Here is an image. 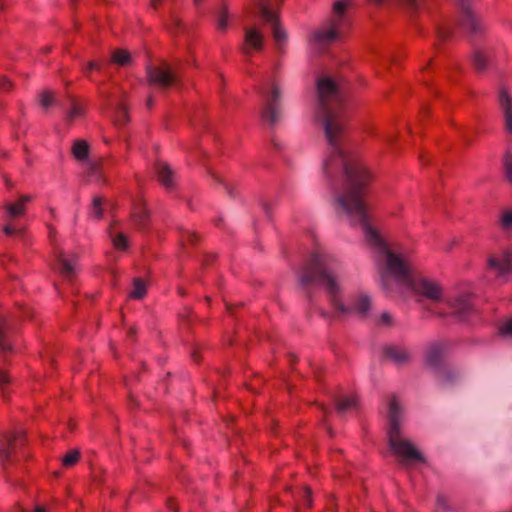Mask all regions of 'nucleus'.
<instances>
[{
    "mask_svg": "<svg viewBox=\"0 0 512 512\" xmlns=\"http://www.w3.org/2000/svg\"><path fill=\"white\" fill-rule=\"evenodd\" d=\"M393 323L392 315L389 312H383L380 316V324L384 326H391Z\"/></svg>",
    "mask_w": 512,
    "mask_h": 512,
    "instance_id": "obj_43",
    "label": "nucleus"
},
{
    "mask_svg": "<svg viewBox=\"0 0 512 512\" xmlns=\"http://www.w3.org/2000/svg\"><path fill=\"white\" fill-rule=\"evenodd\" d=\"M132 290L129 293V297L132 299L140 300L142 299L147 292V284L141 278H134L132 280Z\"/></svg>",
    "mask_w": 512,
    "mask_h": 512,
    "instance_id": "obj_23",
    "label": "nucleus"
},
{
    "mask_svg": "<svg viewBox=\"0 0 512 512\" xmlns=\"http://www.w3.org/2000/svg\"><path fill=\"white\" fill-rule=\"evenodd\" d=\"M192 358H193V360H194V361H196V362L199 360V358H198V353H197L196 351L192 352Z\"/></svg>",
    "mask_w": 512,
    "mask_h": 512,
    "instance_id": "obj_55",
    "label": "nucleus"
},
{
    "mask_svg": "<svg viewBox=\"0 0 512 512\" xmlns=\"http://www.w3.org/2000/svg\"><path fill=\"white\" fill-rule=\"evenodd\" d=\"M156 172L159 181L163 186L168 189L173 188L174 184V172L171 167L164 162H159L156 164Z\"/></svg>",
    "mask_w": 512,
    "mask_h": 512,
    "instance_id": "obj_19",
    "label": "nucleus"
},
{
    "mask_svg": "<svg viewBox=\"0 0 512 512\" xmlns=\"http://www.w3.org/2000/svg\"><path fill=\"white\" fill-rule=\"evenodd\" d=\"M460 10V16L457 25L467 30L472 36L480 35L484 30V25L480 17L472 10L471 0H457Z\"/></svg>",
    "mask_w": 512,
    "mask_h": 512,
    "instance_id": "obj_8",
    "label": "nucleus"
},
{
    "mask_svg": "<svg viewBox=\"0 0 512 512\" xmlns=\"http://www.w3.org/2000/svg\"><path fill=\"white\" fill-rule=\"evenodd\" d=\"M10 383V378L5 371L0 370V390L4 397L7 393V385Z\"/></svg>",
    "mask_w": 512,
    "mask_h": 512,
    "instance_id": "obj_39",
    "label": "nucleus"
},
{
    "mask_svg": "<svg viewBox=\"0 0 512 512\" xmlns=\"http://www.w3.org/2000/svg\"><path fill=\"white\" fill-rule=\"evenodd\" d=\"M12 327L5 316H0V353L6 354L12 350L8 335Z\"/></svg>",
    "mask_w": 512,
    "mask_h": 512,
    "instance_id": "obj_18",
    "label": "nucleus"
},
{
    "mask_svg": "<svg viewBox=\"0 0 512 512\" xmlns=\"http://www.w3.org/2000/svg\"><path fill=\"white\" fill-rule=\"evenodd\" d=\"M451 371L452 373H449L446 375V380L443 379L440 375H436L439 383L443 386H449V385H452L454 384L460 377V374L459 372L454 369L453 367H451Z\"/></svg>",
    "mask_w": 512,
    "mask_h": 512,
    "instance_id": "obj_35",
    "label": "nucleus"
},
{
    "mask_svg": "<svg viewBox=\"0 0 512 512\" xmlns=\"http://www.w3.org/2000/svg\"><path fill=\"white\" fill-rule=\"evenodd\" d=\"M336 410L339 414L343 415L346 412L356 408L357 399L354 396H345L335 399Z\"/></svg>",
    "mask_w": 512,
    "mask_h": 512,
    "instance_id": "obj_21",
    "label": "nucleus"
},
{
    "mask_svg": "<svg viewBox=\"0 0 512 512\" xmlns=\"http://www.w3.org/2000/svg\"><path fill=\"white\" fill-rule=\"evenodd\" d=\"M446 346L442 343H433L426 350V364L435 375H440L446 380V375L452 373L451 366L445 362Z\"/></svg>",
    "mask_w": 512,
    "mask_h": 512,
    "instance_id": "obj_9",
    "label": "nucleus"
},
{
    "mask_svg": "<svg viewBox=\"0 0 512 512\" xmlns=\"http://www.w3.org/2000/svg\"><path fill=\"white\" fill-rule=\"evenodd\" d=\"M301 494H302L303 502L307 506H310L311 505V491H310V489L308 487L304 488L301 491Z\"/></svg>",
    "mask_w": 512,
    "mask_h": 512,
    "instance_id": "obj_46",
    "label": "nucleus"
},
{
    "mask_svg": "<svg viewBox=\"0 0 512 512\" xmlns=\"http://www.w3.org/2000/svg\"><path fill=\"white\" fill-rule=\"evenodd\" d=\"M11 86L12 84L6 78H3L0 82V89L2 90H8Z\"/></svg>",
    "mask_w": 512,
    "mask_h": 512,
    "instance_id": "obj_48",
    "label": "nucleus"
},
{
    "mask_svg": "<svg viewBox=\"0 0 512 512\" xmlns=\"http://www.w3.org/2000/svg\"><path fill=\"white\" fill-rule=\"evenodd\" d=\"M243 53L249 54L252 50L260 51L263 48V34L256 27L245 28Z\"/></svg>",
    "mask_w": 512,
    "mask_h": 512,
    "instance_id": "obj_13",
    "label": "nucleus"
},
{
    "mask_svg": "<svg viewBox=\"0 0 512 512\" xmlns=\"http://www.w3.org/2000/svg\"><path fill=\"white\" fill-rule=\"evenodd\" d=\"M56 269L63 277L70 280L75 274L73 260L67 259L64 252L60 249L55 250Z\"/></svg>",
    "mask_w": 512,
    "mask_h": 512,
    "instance_id": "obj_16",
    "label": "nucleus"
},
{
    "mask_svg": "<svg viewBox=\"0 0 512 512\" xmlns=\"http://www.w3.org/2000/svg\"><path fill=\"white\" fill-rule=\"evenodd\" d=\"M499 223L503 229H505V230L511 229L512 228V210L505 211L501 215V217L499 219Z\"/></svg>",
    "mask_w": 512,
    "mask_h": 512,
    "instance_id": "obj_38",
    "label": "nucleus"
},
{
    "mask_svg": "<svg viewBox=\"0 0 512 512\" xmlns=\"http://www.w3.org/2000/svg\"><path fill=\"white\" fill-rule=\"evenodd\" d=\"M283 0H277V4L280 5Z\"/></svg>",
    "mask_w": 512,
    "mask_h": 512,
    "instance_id": "obj_62",
    "label": "nucleus"
},
{
    "mask_svg": "<svg viewBox=\"0 0 512 512\" xmlns=\"http://www.w3.org/2000/svg\"><path fill=\"white\" fill-rule=\"evenodd\" d=\"M347 6L348 3L345 0H337L333 5L331 16L312 34L310 42L317 50L324 49L341 37Z\"/></svg>",
    "mask_w": 512,
    "mask_h": 512,
    "instance_id": "obj_4",
    "label": "nucleus"
},
{
    "mask_svg": "<svg viewBox=\"0 0 512 512\" xmlns=\"http://www.w3.org/2000/svg\"><path fill=\"white\" fill-rule=\"evenodd\" d=\"M212 176L221 184H223V186L225 187L227 193L231 196V197H234V194H233V191H232V188L226 183L224 182V180L222 178H220L219 176H217L216 174H212Z\"/></svg>",
    "mask_w": 512,
    "mask_h": 512,
    "instance_id": "obj_47",
    "label": "nucleus"
},
{
    "mask_svg": "<svg viewBox=\"0 0 512 512\" xmlns=\"http://www.w3.org/2000/svg\"><path fill=\"white\" fill-rule=\"evenodd\" d=\"M436 35L440 42H445L452 38L453 29L449 25H442L436 28Z\"/></svg>",
    "mask_w": 512,
    "mask_h": 512,
    "instance_id": "obj_33",
    "label": "nucleus"
},
{
    "mask_svg": "<svg viewBox=\"0 0 512 512\" xmlns=\"http://www.w3.org/2000/svg\"><path fill=\"white\" fill-rule=\"evenodd\" d=\"M228 25V14L227 9L225 7L222 8L221 11L218 12L217 15V27L219 30L225 31Z\"/></svg>",
    "mask_w": 512,
    "mask_h": 512,
    "instance_id": "obj_37",
    "label": "nucleus"
},
{
    "mask_svg": "<svg viewBox=\"0 0 512 512\" xmlns=\"http://www.w3.org/2000/svg\"><path fill=\"white\" fill-rule=\"evenodd\" d=\"M445 301L447 306L451 309V315L460 321H466L474 312L473 305L470 302L469 296L466 294H460Z\"/></svg>",
    "mask_w": 512,
    "mask_h": 512,
    "instance_id": "obj_10",
    "label": "nucleus"
},
{
    "mask_svg": "<svg viewBox=\"0 0 512 512\" xmlns=\"http://www.w3.org/2000/svg\"><path fill=\"white\" fill-rule=\"evenodd\" d=\"M135 333H136V331H135V329H134V328H130V329H129V335H130V336H133Z\"/></svg>",
    "mask_w": 512,
    "mask_h": 512,
    "instance_id": "obj_56",
    "label": "nucleus"
},
{
    "mask_svg": "<svg viewBox=\"0 0 512 512\" xmlns=\"http://www.w3.org/2000/svg\"><path fill=\"white\" fill-rule=\"evenodd\" d=\"M163 0H151V5L156 9Z\"/></svg>",
    "mask_w": 512,
    "mask_h": 512,
    "instance_id": "obj_52",
    "label": "nucleus"
},
{
    "mask_svg": "<svg viewBox=\"0 0 512 512\" xmlns=\"http://www.w3.org/2000/svg\"><path fill=\"white\" fill-rule=\"evenodd\" d=\"M403 420V409L395 397H391L388 402V441L391 450L400 459V463L405 466L413 465L417 462L424 463L425 458L416 446L408 439L401 437L400 427Z\"/></svg>",
    "mask_w": 512,
    "mask_h": 512,
    "instance_id": "obj_3",
    "label": "nucleus"
},
{
    "mask_svg": "<svg viewBox=\"0 0 512 512\" xmlns=\"http://www.w3.org/2000/svg\"><path fill=\"white\" fill-rule=\"evenodd\" d=\"M504 172L507 181L512 183V154L509 151L504 156Z\"/></svg>",
    "mask_w": 512,
    "mask_h": 512,
    "instance_id": "obj_36",
    "label": "nucleus"
},
{
    "mask_svg": "<svg viewBox=\"0 0 512 512\" xmlns=\"http://www.w3.org/2000/svg\"><path fill=\"white\" fill-rule=\"evenodd\" d=\"M110 239L116 249L126 250L128 248V239L125 234L111 229Z\"/></svg>",
    "mask_w": 512,
    "mask_h": 512,
    "instance_id": "obj_26",
    "label": "nucleus"
},
{
    "mask_svg": "<svg viewBox=\"0 0 512 512\" xmlns=\"http://www.w3.org/2000/svg\"><path fill=\"white\" fill-rule=\"evenodd\" d=\"M34 512H46L45 508L42 506H37L34 510Z\"/></svg>",
    "mask_w": 512,
    "mask_h": 512,
    "instance_id": "obj_53",
    "label": "nucleus"
},
{
    "mask_svg": "<svg viewBox=\"0 0 512 512\" xmlns=\"http://www.w3.org/2000/svg\"><path fill=\"white\" fill-rule=\"evenodd\" d=\"M89 214L91 217L101 219L103 215L102 199L100 197H94L90 206Z\"/></svg>",
    "mask_w": 512,
    "mask_h": 512,
    "instance_id": "obj_31",
    "label": "nucleus"
},
{
    "mask_svg": "<svg viewBox=\"0 0 512 512\" xmlns=\"http://www.w3.org/2000/svg\"><path fill=\"white\" fill-rule=\"evenodd\" d=\"M4 233L8 236H11V235H18V236H21L23 234V230L22 229H18L16 227H13L11 225H6L3 229Z\"/></svg>",
    "mask_w": 512,
    "mask_h": 512,
    "instance_id": "obj_42",
    "label": "nucleus"
},
{
    "mask_svg": "<svg viewBox=\"0 0 512 512\" xmlns=\"http://www.w3.org/2000/svg\"><path fill=\"white\" fill-rule=\"evenodd\" d=\"M258 9L260 17L271 26L277 48L280 50L287 41V32L279 23L278 15L273 11L270 0H252Z\"/></svg>",
    "mask_w": 512,
    "mask_h": 512,
    "instance_id": "obj_7",
    "label": "nucleus"
},
{
    "mask_svg": "<svg viewBox=\"0 0 512 512\" xmlns=\"http://www.w3.org/2000/svg\"><path fill=\"white\" fill-rule=\"evenodd\" d=\"M113 121L117 127H122L129 121L127 109L123 104L116 105Z\"/></svg>",
    "mask_w": 512,
    "mask_h": 512,
    "instance_id": "obj_25",
    "label": "nucleus"
},
{
    "mask_svg": "<svg viewBox=\"0 0 512 512\" xmlns=\"http://www.w3.org/2000/svg\"><path fill=\"white\" fill-rule=\"evenodd\" d=\"M473 64L478 72L484 71L487 66V58L484 51L479 48L474 49L473 53Z\"/></svg>",
    "mask_w": 512,
    "mask_h": 512,
    "instance_id": "obj_27",
    "label": "nucleus"
},
{
    "mask_svg": "<svg viewBox=\"0 0 512 512\" xmlns=\"http://www.w3.org/2000/svg\"><path fill=\"white\" fill-rule=\"evenodd\" d=\"M376 3H381L383 0H374ZM400 4L408 13L415 14L422 7L423 0H394Z\"/></svg>",
    "mask_w": 512,
    "mask_h": 512,
    "instance_id": "obj_24",
    "label": "nucleus"
},
{
    "mask_svg": "<svg viewBox=\"0 0 512 512\" xmlns=\"http://www.w3.org/2000/svg\"><path fill=\"white\" fill-rule=\"evenodd\" d=\"M2 9V6L0 5V10Z\"/></svg>",
    "mask_w": 512,
    "mask_h": 512,
    "instance_id": "obj_64",
    "label": "nucleus"
},
{
    "mask_svg": "<svg viewBox=\"0 0 512 512\" xmlns=\"http://www.w3.org/2000/svg\"><path fill=\"white\" fill-rule=\"evenodd\" d=\"M84 114V108L80 106L75 100H71V108L66 115L67 122H72L75 118Z\"/></svg>",
    "mask_w": 512,
    "mask_h": 512,
    "instance_id": "obj_30",
    "label": "nucleus"
},
{
    "mask_svg": "<svg viewBox=\"0 0 512 512\" xmlns=\"http://www.w3.org/2000/svg\"><path fill=\"white\" fill-rule=\"evenodd\" d=\"M167 505H168V508H169L171 511H173V512H177V508H176V506L174 505V503L172 502V500H170V501L167 503Z\"/></svg>",
    "mask_w": 512,
    "mask_h": 512,
    "instance_id": "obj_51",
    "label": "nucleus"
},
{
    "mask_svg": "<svg viewBox=\"0 0 512 512\" xmlns=\"http://www.w3.org/2000/svg\"><path fill=\"white\" fill-rule=\"evenodd\" d=\"M112 62L121 66L130 62V54L126 50L117 49L112 54Z\"/></svg>",
    "mask_w": 512,
    "mask_h": 512,
    "instance_id": "obj_29",
    "label": "nucleus"
},
{
    "mask_svg": "<svg viewBox=\"0 0 512 512\" xmlns=\"http://www.w3.org/2000/svg\"><path fill=\"white\" fill-rule=\"evenodd\" d=\"M272 144L274 145L275 148H277V149L280 148V144H279V142L276 139L272 140Z\"/></svg>",
    "mask_w": 512,
    "mask_h": 512,
    "instance_id": "obj_54",
    "label": "nucleus"
},
{
    "mask_svg": "<svg viewBox=\"0 0 512 512\" xmlns=\"http://www.w3.org/2000/svg\"><path fill=\"white\" fill-rule=\"evenodd\" d=\"M49 51H50V47H46L45 52H49Z\"/></svg>",
    "mask_w": 512,
    "mask_h": 512,
    "instance_id": "obj_61",
    "label": "nucleus"
},
{
    "mask_svg": "<svg viewBox=\"0 0 512 512\" xmlns=\"http://www.w3.org/2000/svg\"><path fill=\"white\" fill-rule=\"evenodd\" d=\"M386 358L396 365H404L410 360V351L402 345L391 344L384 348Z\"/></svg>",
    "mask_w": 512,
    "mask_h": 512,
    "instance_id": "obj_14",
    "label": "nucleus"
},
{
    "mask_svg": "<svg viewBox=\"0 0 512 512\" xmlns=\"http://www.w3.org/2000/svg\"><path fill=\"white\" fill-rule=\"evenodd\" d=\"M40 101L41 105L47 108L54 102V98L49 92L45 91L42 93Z\"/></svg>",
    "mask_w": 512,
    "mask_h": 512,
    "instance_id": "obj_41",
    "label": "nucleus"
},
{
    "mask_svg": "<svg viewBox=\"0 0 512 512\" xmlns=\"http://www.w3.org/2000/svg\"><path fill=\"white\" fill-rule=\"evenodd\" d=\"M342 264L332 254L324 249H318L311 255L308 263L299 271V281L304 287L310 285L320 286L327 294L334 313L319 309L320 315L326 320L344 318L351 314L366 317L372 304L371 297L365 293H358L350 305L343 302Z\"/></svg>",
    "mask_w": 512,
    "mask_h": 512,
    "instance_id": "obj_2",
    "label": "nucleus"
},
{
    "mask_svg": "<svg viewBox=\"0 0 512 512\" xmlns=\"http://www.w3.org/2000/svg\"><path fill=\"white\" fill-rule=\"evenodd\" d=\"M436 314H437L438 316H441V317H442V316H445V315H446V313H444V312H441V311H439V312H436Z\"/></svg>",
    "mask_w": 512,
    "mask_h": 512,
    "instance_id": "obj_57",
    "label": "nucleus"
},
{
    "mask_svg": "<svg viewBox=\"0 0 512 512\" xmlns=\"http://www.w3.org/2000/svg\"><path fill=\"white\" fill-rule=\"evenodd\" d=\"M23 438L24 434L21 431L2 435V440L0 441V460L6 472L8 471L7 462L11 459L13 449L22 443Z\"/></svg>",
    "mask_w": 512,
    "mask_h": 512,
    "instance_id": "obj_12",
    "label": "nucleus"
},
{
    "mask_svg": "<svg viewBox=\"0 0 512 512\" xmlns=\"http://www.w3.org/2000/svg\"><path fill=\"white\" fill-rule=\"evenodd\" d=\"M153 102H154L153 97H152V96H149V97L147 98V100H146V106H147V108H149V109H150V108H152V106H153Z\"/></svg>",
    "mask_w": 512,
    "mask_h": 512,
    "instance_id": "obj_50",
    "label": "nucleus"
},
{
    "mask_svg": "<svg viewBox=\"0 0 512 512\" xmlns=\"http://www.w3.org/2000/svg\"><path fill=\"white\" fill-rule=\"evenodd\" d=\"M316 118L321 124L328 145V156L323 170L328 176L340 173L342 183L334 188L333 206L337 214L361 228L366 242L379 254L383 262L381 285L391 291V281L413 291L432 303L444 301L441 285L417 273L403 256L391 251L386 241L373 226L368 205L364 200L370 174L365 165L347 147V118L340 90H317Z\"/></svg>",
    "mask_w": 512,
    "mask_h": 512,
    "instance_id": "obj_1",
    "label": "nucleus"
},
{
    "mask_svg": "<svg viewBox=\"0 0 512 512\" xmlns=\"http://www.w3.org/2000/svg\"><path fill=\"white\" fill-rule=\"evenodd\" d=\"M5 208H6L8 216L11 218L18 217V216L22 215L25 211V207L23 206L22 203H19V202L8 203V204H6Z\"/></svg>",
    "mask_w": 512,
    "mask_h": 512,
    "instance_id": "obj_34",
    "label": "nucleus"
},
{
    "mask_svg": "<svg viewBox=\"0 0 512 512\" xmlns=\"http://www.w3.org/2000/svg\"><path fill=\"white\" fill-rule=\"evenodd\" d=\"M80 459V451L72 449L62 457V464L66 468L73 467Z\"/></svg>",
    "mask_w": 512,
    "mask_h": 512,
    "instance_id": "obj_28",
    "label": "nucleus"
},
{
    "mask_svg": "<svg viewBox=\"0 0 512 512\" xmlns=\"http://www.w3.org/2000/svg\"><path fill=\"white\" fill-rule=\"evenodd\" d=\"M499 334L504 339L512 340V318H508L500 323Z\"/></svg>",
    "mask_w": 512,
    "mask_h": 512,
    "instance_id": "obj_32",
    "label": "nucleus"
},
{
    "mask_svg": "<svg viewBox=\"0 0 512 512\" xmlns=\"http://www.w3.org/2000/svg\"><path fill=\"white\" fill-rule=\"evenodd\" d=\"M0 153H1V155H3V156H5V155H6L5 151H0Z\"/></svg>",
    "mask_w": 512,
    "mask_h": 512,
    "instance_id": "obj_63",
    "label": "nucleus"
},
{
    "mask_svg": "<svg viewBox=\"0 0 512 512\" xmlns=\"http://www.w3.org/2000/svg\"><path fill=\"white\" fill-rule=\"evenodd\" d=\"M16 512H25V511L21 508H18Z\"/></svg>",
    "mask_w": 512,
    "mask_h": 512,
    "instance_id": "obj_60",
    "label": "nucleus"
},
{
    "mask_svg": "<svg viewBox=\"0 0 512 512\" xmlns=\"http://www.w3.org/2000/svg\"><path fill=\"white\" fill-rule=\"evenodd\" d=\"M31 199H32V198H31V196H29V195H24V196H22V197L19 199V201H18V202H19V203H22V204H23V206L25 207V204H26V203H28V202H30V201H31Z\"/></svg>",
    "mask_w": 512,
    "mask_h": 512,
    "instance_id": "obj_49",
    "label": "nucleus"
},
{
    "mask_svg": "<svg viewBox=\"0 0 512 512\" xmlns=\"http://www.w3.org/2000/svg\"><path fill=\"white\" fill-rule=\"evenodd\" d=\"M499 105L504 117L505 130L512 134V98L504 89L499 93Z\"/></svg>",
    "mask_w": 512,
    "mask_h": 512,
    "instance_id": "obj_15",
    "label": "nucleus"
},
{
    "mask_svg": "<svg viewBox=\"0 0 512 512\" xmlns=\"http://www.w3.org/2000/svg\"><path fill=\"white\" fill-rule=\"evenodd\" d=\"M71 150L75 159L82 162L88 159L90 146L87 141L77 139L74 141Z\"/></svg>",
    "mask_w": 512,
    "mask_h": 512,
    "instance_id": "obj_20",
    "label": "nucleus"
},
{
    "mask_svg": "<svg viewBox=\"0 0 512 512\" xmlns=\"http://www.w3.org/2000/svg\"><path fill=\"white\" fill-rule=\"evenodd\" d=\"M436 508L437 512L447 511L449 509L448 499L443 495H439L436 500Z\"/></svg>",
    "mask_w": 512,
    "mask_h": 512,
    "instance_id": "obj_40",
    "label": "nucleus"
},
{
    "mask_svg": "<svg viewBox=\"0 0 512 512\" xmlns=\"http://www.w3.org/2000/svg\"><path fill=\"white\" fill-rule=\"evenodd\" d=\"M132 219L134 223L140 228H146L149 220V212L146 209L143 200L138 199L133 202Z\"/></svg>",
    "mask_w": 512,
    "mask_h": 512,
    "instance_id": "obj_17",
    "label": "nucleus"
},
{
    "mask_svg": "<svg viewBox=\"0 0 512 512\" xmlns=\"http://www.w3.org/2000/svg\"><path fill=\"white\" fill-rule=\"evenodd\" d=\"M202 0H194L195 5H199Z\"/></svg>",
    "mask_w": 512,
    "mask_h": 512,
    "instance_id": "obj_59",
    "label": "nucleus"
},
{
    "mask_svg": "<svg viewBox=\"0 0 512 512\" xmlns=\"http://www.w3.org/2000/svg\"><path fill=\"white\" fill-rule=\"evenodd\" d=\"M488 268L496 277L506 279L512 272V255L509 252H504L490 256Z\"/></svg>",
    "mask_w": 512,
    "mask_h": 512,
    "instance_id": "obj_11",
    "label": "nucleus"
},
{
    "mask_svg": "<svg viewBox=\"0 0 512 512\" xmlns=\"http://www.w3.org/2000/svg\"><path fill=\"white\" fill-rule=\"evenodd\" d=\"M263 208L265 209L266 213H268V205H267V204H264V205H263Z\"/></svg>",
    "mask_w": 512,
    "mask_h": 512,
    "instance_id": "obj_58",
    "label": "nucleus"
},
{
    "mask_svg": "<svg viewBox=\"0 0 512 512\" xmlns=\"http://www.w3.org/2000/svg\"><path fill=\"white\" fill-rule=\"evenodd\" d=\"M260 93L264 101L261 117L269 125H275L282 117L281 89L276 82H272L269 91L263 88Z\"/></svg>",
    "mask_w": 512,
    "mask_h": 512,
    "instance_id": "obj_5",
    "label": "nucleus"
},
{
    "mask_svg": "<svg viewBox=\"0 0 512 512\" xmlns=\"http://www.w3.org/2000/svg\"><path fill=\"white\" fill-rule=\"evenodd\" d=\"M91 70L102 71V66H101L99 63H97V62L89 61V62L87 63L86 68H85V72H86V74H87V76H88L89 78H90L89 72H90Z\"/></svg>",
    "mask_w": 512,
    "mask_h": 512,
    "instance_id": "obj_44",
    "label": "nucleus"
},
{
    "mask_svg": "<svg viewBox=\"0 0 512 512\" xmlns=\"http://www.w3.org/2000/svg\"><path fill=\"white\" fill-rule=\"evenodd\" d=\"M196 236L194 233L190 231H185L181 237V243L182 245H185L186 242H193L195 240Z\"/></svg>",
    "mask_w": 512,
    "mask_h": 512,
    "instance_id": "obj_45",
    "label": "nucleus"
},
{
    "mask_svg": "<svg viewBox=\"0 0 512 512\" xmlns=\"http://www.w3.org/2000/svg\"><path fill=\"white\" fill-rule=\"evenodd\" d=\"M102 170V164L91 162L87 167V177L89 180L95 181L96 183H105L106 180Z\"/></svg>",
    "mask_w": 512,
    "mask_h": 512,
    "instance_id": "obj_22",
    "label": "nucleus"
},
{
    "mask_svg": "<svg viewBox=\"0 0 512 512\" xmlns=\"http://www.w3.org/2000/svg\"><path fill=\"white\" fill-rule=\"evenodd\" d=\"M146 71L148 83L161 90H166L179 81L178 68L171 66L166 61H162L156 66H148Z\"/></svg>",
    "mask_w": 512,
    "mask_h": 512,
    "instance_id": "obj_6",
    "label": "nucleus"
}]
</instances>
